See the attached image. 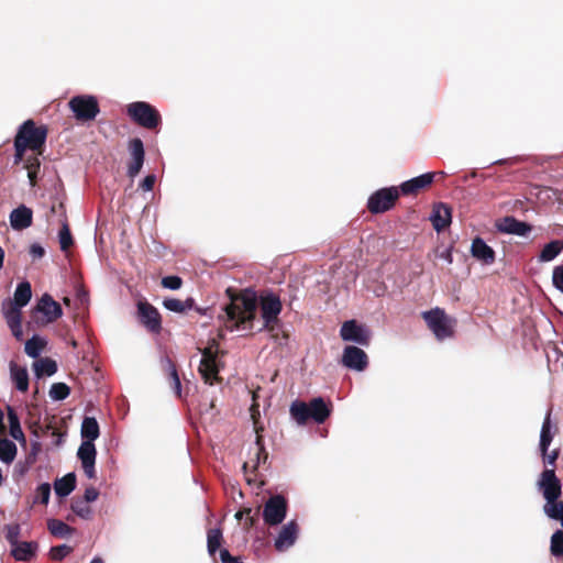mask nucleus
I'll list each match as a JSON object with an SVG mask.
<instances>
[{"label": "nucleus", "mask_w": 563, "mask_h": 563, "mask_svg": "<svg viewBox=\"0 0 563 563\" xmlns=\"http://www.w3.org/2000/svg\"><path fill=\"white\" fill-rule=\"evenodd\" d=\"M230 302L225 305L218 316L219 321L229 331H249L253 329V320L257 310V297L252 289H244L233 296L228 290Z\"/></svg>", "instance_id": "1"}, {"label": "nucleus", "mask_w": 563, "mask_h": 563, "mask_svg": "<svg viewBox=\"0 0 563 563\" xmlns=\"http://www.w3.org/2000/svg\"><path fill=\"white\" fill-rule=\"evenodd\" d=\"M32 298L31 284L26 280L18 284L13 299H4L2 301V313L11 330L12 335L16 340H22L23 330L21 323V309L25 307Z\"/></svg>", "instance_id": "2"}, {"label": "nucleus", "mask_w": 563, "mask_h": 563, "mask_svg": "<svg viewBox=\"0 0 563 563\" xmlns=\"http://www.w3.org/2000/svg\"><path fill=\"white\" fill-rule=\"evenodd\" d=\"M126 113L136 124L148 130L157 128L162 121L156 108L145 101L130 103Z\"/></svg>", "instance_id": "3"}, {"label": "nucleus", "mask_w": 563, "mask_h": 563, "mask_svg": "<svg viewBox=\"0 0 563 563\" xmlns=\"http://www.w3.org/2000/svg\"><path fill=\"white\" fill-rule=\"evenodd\" d=\"M46 137V126H36L34 121L30 119L19 126L14 140L32 151H37L45 144Z\"/></svg>", "instance_id": "4"}, {"label": "nucleus", "mask_w": 563, "mask_h": 563, "mask_svg": "<svg viewBox=\"0 0 563 563\" xmlns=\"http://www.w3.org/2000/svg\"><path fill=\"white\" fill-rule=\"evenodd\" d=\"M428 328L439 341H443L453 335V325L451 319L441 308H433L422 312Z\"/></svg>", "instance_id": "5"}, {"label": "nucleus", "mask_w": 563, "mask_h": 563, "mask_svg": "<svg viewBox=\"0 0 563 563\" xmlns=\"http://www.w3.org/2000/svg\"><path fill=\"white\" fill-rule=\"evenodd\" d=\"M78 121H92L100 112L98 100L91 95H79L73 97L68 102Z\"/></svg>", "instance_id": "6"}, {"label": "nucleus", "mask_w": 563, "mask_h": 563, "mask_svg": "<svg viewBox=\"0 0 563 563\" xmlns=\"http://www.w3.org/2000/svg\"><path fill=\"white\" fill-rule=\"evenodd\" d=\"M287 510V499L279 494L273 495L264 504L262 511L263 521L269 527H276L285 520Z\"/></svg>", "instance_id": "7"}, {"label": "nucleus", "mask_w": 563, "mask_h": 563, "mask_svg": "<svg viewBox=\"0 0 563 563\" xmlns=\"http://www.w3.org/2000/svg\"><path fill=\"white\" fill-rule=\"evenodd\" d=\"M218 343L213 339L210 344L202 350V355L199 364V373L201 374L205 383L213 385L219 379V365L217 361Z\"/></svg>", "instance_id": "8"}, {"label": "nucleus", "mask_w": 563, "mask_h": 563, "mask_svg": "<svg viewBox=\"0 0 563 563\" xmlns=\"http://www.w3.org/2000/svg\"><path fill=\"white\" fill-rule=\"evenodd\" d=\"M399 197L397 187H385L373 192L367 200V208L373 214L383 213L394 207Z\"/></svg>", "instance_id": "9"}, {"label": "nucleus", "mask_w": 563, "mask_h": 563, "mask_svg": "<svg viewBox=\"0 0 563 563\" xmlns=\"http://www.w3.org/2000/svg\"><path fill=\"white\" fill-rule=\"evenodd\" d=\"M340 336L345 342L367 346L371 341L372 332L366 325L352 319L343 322L340 329Z\"/></svg>", "instance_id": "10"}, {"label": "nucleus", "mask_w": 563, "mask_h": 563, "mask_svg": "<svg viewBox=\"0 0 563 563\" xmlns=\"http://www.w3.org/2000/svg\"><path fill=\"white\" fill-rule=\"evenodd\" d=\"M537 486L545 501L558 499L562 494V484L556 477L554 470H544L540 474Z\"/></svg>", "instance_id": "11"}, {"label": "nucleus", "mask_w": 563, "mask_h": 563, "mask_svg": "<svg viewBox=\"0 0 563 563\" xmlns=\"http://www.w3.org/2000/svg\"><path fill=\"white\" fill-rule=\"evenodd\" d=\"M137 319L140 323L152 333H159L162 319L158 310L145 300L137 301Z\"/></svg>", "instance_id": "12"}, {"label": "nucleus", "mask_w": 563, "mask_h": 563, "mask_svg": "<svg viewBox=\"0 0 563 563\" xmlns=\"http://www.w3.org/2000/svg\"><path fill=\"white\" fill-rule=\"evenodd\" d=\"M341 363L349 369L362 372L368 365V357L361 347L346 345L342 353Z\"/></svg>", "instance_id": "13"}, {"label": "nucleus", "mask_w": 563, "mask_h": 563, "mask_svg": "<svg viewBox=\"0 0 563 563\" xmlns=\"http://www.w3.org/2000/svg\"><path fill=\"white\" fill-rule=\"evenodd\" d=\"M261 310L264 327H268L277 320L282 311V301L274 292H267L261 298Z\"/></svg>", "instance_id": "14"}, {"label": "nucleus", "mask_w": 563, "mask_h": 563, "mask_svg": "<svg viewBox=\"0 0 563 563\" xmlns=\"http://www.w3.org/2000/svg\"><path fill=\"white\" fill-rule=\"evenodd\" d=\"M77 456L81 462L85 475L92 479L96 477V457L97 451L93 442L82 441L77 451Z\"/></svg>", "instance_id": "15"}, {"label": "nucleus", "mask_w": 563, "mask_h": 563, "mask_svg": "<svg viewBox=\"0 0 563 563\" xmlns=\"http://www.w3.org/2000/svg\"><path fill=\"white\" fill-rule=\"evenodd\" d=\"M129 152L131 162L128 165L126 174L133 179L139 175L144 164L145 151L142 140L139 137L132 139L129 142Z\"/></svg>", "instance_id": "16"}, {"label": "nucleus", "mask_w": 563, "mask_h": 563, "mask_svg": "<svg viewBox=\"0 0 563 563\" xmlns=\"http://www.w3.org/2000/svg\"><path fill=\"white\" fill-rule=\"evenodd\" d=\"M299 528L295 520L288 521L278 532L274 541L277 551L283 552L291 548L298 538Z\"/></svg>", "instance_id": "17"}, {"label": "nucleus", "mask_w": 563, "mask_h": 563, "mask_svg": "<svg viewBox=\"0 0 563 563\" xmlns=\"http://www.w3.org/2000/svg\"><path fill=\"white\" fill-rule=\"evenodd\" d=\"M496 229L501 233L526 236L530 233L531 225L514 217H505L496 222Z\"/></svg>", "instance_id": "18"}, {"label": "nucleus", "mask_w": 563, "mask_h": 563, "mask_svg": "<svg viewBox=\"0 0 563 563\" xmlns=\"http://www.w3.org/2000/svg\"><path fill=\"white\" fill-rule=\"evenodd\" d=\"M10 225L14 231H22L32 225L33 211L25 205L14 208L9 216Z\"/></svg>", "instance_id": "19"}, {"label": "nucleus", "mask_w": 563, "mask_h": 563, "mask_svg": "<svg viewBox=\"0 0 563 563\" xmlns=\"http://www.w3.org/2000/svg\"><path fill=\"white\" fill-rule=\"evenodd\" d=\"M36 310L45 317L47 322H54L63 314L60 305L48 294L41 297Z\"/></svg>", "instance_id": "20"}, {"label": "nucleus", "mask_w": 563, "mask_h": 563, "mask_svg": "<svg viewBox=\"0 0 563 563\" xmlns=\"http://www.w3.org/2000/svg\"><path fill=\"white\" fill-rule=\"evenodd\" d=\"M250 454V459L245 461L242 466L245 475H247L249 472H255L261 465L262 461L265 462L267 459V454L265 453V449L262 445L260 437H256L254 448L252 449V452ZM246 479L249 483H251V478L249 476H246Z\"/></svg>", "instance_id": "21"}, {"label": "nucleus", "mask_w": 563, "mask_h": 563, "mask_svg": "<svg viewBox=\"0 0 563 563\" xmlns=\"http://www.w3.org/2000/svg\"><path fill=\"white\" fill-rule=\"evenodd\" d=\"M435 173H424L409 180L404 181L399 186V192L402 195H412L418 192L420 189L428 187L433 183Z\"/></svg>", "instance_id": "22"}, {"label": "nucleus", "mask_w": 563, "mask_h": 563, "mask_svg": "<svg viewBox=\"0 0 563 563\" xmlns=\"http://www.w3.org/2000/svg\"><path fill=\"white\" fill-rule=\"evenodd\" d=\"M471 254L485 265H492L495 262V251L482 238H475L472 241Z\"/></svg>", "instance_id": "23"}, {"label": "nucleus", "mask_w": 563, "mask_h": 563, "mask_svg": "<svg viewBox=\"0 0 563 563\" xmlns=\"http://www.w3.org/2000/svg\"><path fill=\"white\" fill-rule=\"evenodd\" d=\"M10 554L20 562L31 561L38 551L36 541H19L16 545L10 547Z\"/></svg>", "instance_id": "24"}, {"label": "nucleus", "mask_w": 563, "mask_h": 563, "mask_svg": "<svg viewBox=\"0 0 563 563\" xmlns=\"http://www.w3.org/2000/svg\"><path fill=\"white\" fill-rule=\"evenodd\" d=\"M430 220L437 232H441L450 225L452 220L451 208L445 203H438L433 207Z\"/></svg>", "instance_id": "25"}, {"label": "nucleus", "mask_w": 563, "mask_h": 563, "mask_svg": "<svg viewBox=\"0 0 563 563\" xmlns=\"http://www.w3.org/2000/svg\"><path fill=\"white\" fill-rule=\"evenodd\" d=\"M309 415L317 423H323L331 415V408L322 397H316L310 400Z\"/></svg>", "instance_id": "26"}, {"label": "nucleus", "mask_w": 563, "mask_h": 563, "mask_svg": "<svg viewBox=\"0 0 563 563\" xmlns=\"http://www.w3.org/2000/svg\"><path fill=\"white\" fill-rule=\"evenodd\" d=\"M10 377L19 391L25 393L29 389V374L26 367H20L14 362H11Z\"/></svg>", "instance_id": "27"}, {"label": "nucleus", "mask_w": 563, "mask_h": 563, "mask_svg": "<svg viewBox=\"0 0 563 563\" xmlns=\"http://www.w3.org/2000/svg\"><path fill=\"white\" fill-rule=\"evenodd\" d=\"M554 432L552 431V424H551V411L549 410L545 415V418L543 420L541 431H540V442L539 448L541 451V454L543 456L547 455L549 446L553 440Z\"/></svg>", "instance_id": "28"}, {"label": "nucleus", "mask_w": 563, "mask_h": 563, "mask_svg": "<svg viewBox=\"0 0 563 563\" xmlns=\"http://www.w3.org/2000/svg\"><path fill=\"white\" fill-rule=\"evenodd\" d=\"M7 410H8V420H9V432H10V435L14 440L19 441L22 445H25L26 444V438H25V435L23 433V430L21 428L20 418H19L18 413L10 406H8Z\"/></svg>", "instance_id": "29"}, {"label": "nucleus", "mask_w": 563, "mask_h": 563, "mask_svg": "<svg viewBox=\"0 0 563 563\" xmlns=\"http://www.w3.org/2000/svg\"><path fill=\"white\" fill-rule=\"evenodd\" d=\"M76 487L75 473H68L64 477L58 478L54 483L55 494L59 497L68 496Z\"/></svg>", "instance_id": "30"}, {"label": "nucleus", "mask_w": 563, "mask_h": 563, "mask_svg": "<svg viewBox=\"0 0 563 563\" xmlns=\"http://www.w3.org/2000/svg\"><path fill=\"white\" fill-rule=\"evenodd\" d=\"M81 438L82 441L95 442L99 438L100 430L96 418L85 417L81 423Z\"/></svg>", "instance_id": "31"}, {"label": "nucleus", "mask_w": 563, "mask_h": 563, "mask_svg": "<svg viewBox=\"0 0 563 563\" xmlns=\"http://www.w3.org/2000/svg\"><path fill=\"white\" fill-rule=\"evenodd\" d=\"M289 412L291 418L297 422L299 426L306 424V422L311 419L309 415V406L305 401L295 400L291 402Z\"/></svg>", "instance_id": "32"}, {"label": "nucleus", "mask_w": 563, "mask_h": 563, "mask_svg": "<svg viewBox=\"0 0 563 563\" xmlns=\"http://www.w3.org/2000/svg\"><path fill=\"white\" fill-rule=\"evenodd\" d=\"M163 306L165 309L176 313H184L188 310H191L195 307V299L189 297L186 300H179L176 298H166L163 301Z\"/></svg>", "instance_id": "33"}, {"label": "nucleus", "mask_w": 563, "mask_h": 563, "mask_svg": "<svg viewBox=\"0 0 563 563\" xmlns=\"http://www.w3.org/2000/svg\"><path fill=\"white\" fill-rule=\"evenodd\" d=\"M34 374L37 378L53 376L57 372V364L48 357L40 358L33 364Z\"/></svg>", "instance_id": "34"}, {"label": "nucleus", "mask_w": 563, "mask_h": 563, "mask_svg": "<svg viewBox=\"0 0 563 563\" xmlns=\"http://www.w3.org/2000/svg\"><path fill=\"white\" fill-rule=\"evenodd\" d=\"M563 251V241L553 240L545 244L539 254V262H551Z\"/></svg>", "instance_id": "35"}, {"label": "nucleus", "mask_w": 563, "mask_h": 563, "mask_svg": "<svg viewBox=\"0 0 563 563\" xmlns=\"http://www.w3.org/2000/svg\"><path fill=\"white\" fill-rule=\"evenodd\" d=\"M47 529L54 537L66 538L74 533V528L68 526L62 520L49 519L47 521Z\"/></svg>", "instance_id": "36"}, {"label": "nucleus", "mask_w": 563, "mask_h": 563, "mask_svg": "<svg viewBox=\"0 0 563 563\" xmlns=\"http://www.w3.org/2000/svg\"><path fill=\"white\" fill-rule=\"evenodd\" d=\"M16 455V445L8 439L0 440V461L7 464L13 462Z\"/></svg>", "instance_id": "37"}, {"label": "nucleus", "mask_w": 563, "mask_h": 563, "mask_svg": "<svg viewBox=\"0 0 563 563\" xmlns=\"http://www.w3.org/2000/svg\"><path fill=\"white\" fill-rule=\"evenodd\" d=\"M45 344L46 342L42 338L33 335L30 340L25 342L24 351L27 356L32 358H37L42 353V350L44 349Z\"/></svg>", "instance_id": "38"}, {"label": "nucleus", "mask_w": 563, "mask_h": 563, "mask_svg": "<svg viewBox=\"0 0 563 563\" xmlns=\"http://www.w3.org/2000/svg\"><path fill=\"white\" fill-rule=\"evenodd\" d=\"M543 512L548 518L559 520L563 516V501L559 498L552 501H545Z\"/></svg>", "instance_id": "39"}, {"label": "nucleus", "mask_w": 563, "mask_h": 563, "mask_svg": "<svg viewBox=\"0 0 563 563\" xmlns=\"http://www.w3.org/2000/svg\"><path fill=\"white\" fill-rule=\"evenodd\" d=\"M222 531L219 528L210 529L207 536V548L210 555H214L220 549Z\"/></svg>", "instance_id": "40"}, {"label": "nucleus", "mask_w": 563, "mask_h": 563, "mask_svg": "<svg viewBox=\"0 0 563 563\" xmlns=\"http://www.w3.org/2000/svg\"><path fill=\"white\" fill-rule=\"evenodd\" d=\"M58 241L62 251H66L73 245V236L66 219L62 222V228L58 232Z\"/></svg>", "instance_id": "41"}, {"label": "nucleus", "mask_w": 563, "mask_h": 563, "mask_svg": "<svg viewBox=\"0 0 563 563\" xmlns=\"http://www.w3.org/2000/svg\"><path fill=\"white\" fill-rule=\"evenodd\" d=\"M71 510L82 519H90L92 516V510L88 503L82 499H74L70 505Z\"/></svg>", "instance_id": "42"}, {"label": "nucleus", "mask_w": 563, "mask_h": 563, "mask_svg": "<svg viewBox=\"0 0 563 563\" xmlns=\"http://www.w3.org/2000/svg\"><path fill=\"white\" fill-rule=\"evenodd\" d=\"M70 394V388L65 383H54L49 388V397L53 400H64Z\"/></svg>", "instance_id": "43"}, {"label": "nucleus", "mask_w": 563, "mask_h": 563, "mask_svg": "<svg viewBox=\"0 0 563 563\" xmlns=\"http://www.w3.org/2000/svg\"><path fill=\"white\" fill-rule=\"evenodd\" d=\"M551 554L555 558L563 555V531L556 530L551 537L550 544Z\"/></svg>", "instance_id": "44"}, {"label": "nucleus", "mask_w": 563, "mask_h": 563, "mask_svg": "<svg viewBox=\"0 0 563 563\" xmlns=\"http://www.w3.org/2000/svg\"><path fill=\"white\" fill-rule=\"evenodd\" d=\"M21 534V526L19 523L5 525L4 526V537L10 547L16 545L20 541Z\"/></svg>", "instance_id": "45"}, {"label": "nucleus", "mask_w": 563, "mask_h": 563, "mask_svg": "<svg viewBox=\"0 0 563 563\" xmlns=\"http://www.w3.org/2000/svg\"><path fill=\"white\" fill-rule=\"evenodd\" d=\"M25 168L27 169V178L30 180V185L32 187L36 184L37 173L40 170V161L37 157L27 158L25 163Z\"/></svg>", "instance_id": "46"}, {"label": "nucleus", "mask_w": 563, "mask_h": 563, "mask_svg": "<svg viewBox=\"0 0 563 563\" xmlns=\"http://www.w3.org/2000/svg\"><path fill=\"white\" fill-rule=\"evenodd\" d=\"M166 363H167L168 371H169V379H170L172 389L175 391V394L177 396H180L181 383H180V378L178 376L177 369L170 360H167Z\"/></svg>", "instance_id": "47"}, {"label": "nucleus", "mask_w": 563, "mask_h": 563, "mask_svg": "<svg viewBox=\"0 0 563 563\" xmlns=\"http://www.w3.org/2000/svg\"><path fill=\"white\" fill-rule=\"evenodd\" d=\"M51 497V485L48 483L41 484L35 492L34 503L47 505Z\"/></svg>", "instance_id": "48"}, {"label": "nucleus", "mask_w": 563, "mask_h": 563, "mask_svg": "<svg viewBox=\"0 0 563 563\" xmlns=\"http://www.w3.org/2000/svg\"><path fill=\"white\" fill-rule=\"evenodd\" d=\"M73 551V548L67 544H62L57 547H53L49 550V555L52 560L55 561H62L64 558H66L68 554H70Z\"/></svg>", "instance_id": "49"}, {"label": "nucleus", "mask_w": 563, "mask_h": 563, "mask_svg": "<svg viewBox=\"0 0 563 563\" xmlns=\"http://www.w3.org/2000/svg\"><path fill=\"white\" fill-rule=\"evenodd\" d=\"M41 450H42V444H41V442L38 440V437L36 435L35 439L31 440V449H30V452L26 455V463L29 465H32V464H34L36 462L37 455L41 452Z\"/></svg>", "instance_id": "50"}, {"label": "nucleus", "mask_w": 563, "mask_h": 563, "mask_svg": "<svg viewBox=\"0 0 563 563\" xmlns=\"http://www.w3.org/2000/svg\"><path fill=\"white\" fill-rule=\"evenodd\" d=\"M183 280L178 276H166L162 279L163 287L170 289V290H177L181 287Z\"/></svg>", "instance_id": "51"}, {"label": "nucleus", "mask_w": 563, "mask_h": 563, "mask_svg": "<svg viewBox=\"0 0 563 563\" xmlns=\"http://www.w3.org/2000/svg\"><path fill=\"white\" fill-rule=\"evenodd\" d=\"M552 282L554 287L563 294V265L554 267Z\"/></svg>", "instance_id": "52"}, {"label": "nucleus", "mask_w": 563, "mask_h": 563, "mask_svg": "<svg viewBox=\"0 0 563 563\" xmlns=\"http://www.w3.org/2000/svg\"><path fill=\"white\" fill-rule=\"evenodd\" d=\"M26 150H27L26 146H24L19 141L14 140V151H15V153H14V156H13V163L15 165L20 164L23 161V157H24V154H25Z\"/></svg>", "instance_id": "53"}, {"label": "nucleus", "mask_w": 563, "mask_h": 563, "mask_svg": "<svg viewBox=\"0 0 563 563\" xmlns=\"http://www.w3.org/2000/svg\"><path fill=\"white\" fill-rule=\"evenodd\" d=\"M155 181H156V176L154 174H150L144 177V179L140 184V187L144 191H151V190H153Z\"/></svg>", "instance_id": "54"}, {"label": "nucleus", "mask_w": 563, "mask_h": 563, "mask_svg": "<svg viewBox=\"0 0 563 563\" xmlns=\"http://www.w3.org/2000/svg\"><path fill=\"white\" fill-rule=\"evenodd\" d=\"M30 255L33 260H40L45 255V250L38 243H33L30 246Z\"/></svg>", "instance_id": "55"}, {"label": "nucleus", "mask_w": 563, "mask_h": 563, "mask_svg": "<svg viewBox=\"0 0 563 563\" xmlns=\"http://www.w3.org/2000/svg\"><path fill=\"white\" fill-rule=\"evenodd\" d=\"M98 497H99V492L95 487L90 486L85 489L82 500H85L86 503L89 504V503L96 501L98 499Z\"/></svg>", "instance_id": "56"}, {"label": "nucleus", "mask_w": 563, "mask_h": 563, "mask_svg": "<svg viewBox=\"0 0 563 563\" xmlns=\"http://www.w3.org/2000/svg\"><path fill=\"white\" fill-rule=\"evenodd\" d=\"M220 559L222 563H241L239 559L232 556L227 549L220 550Z\"/></svg>", "instance_id": "57"}, {"label": "nucleus", "mask_w": 563, "mask_h": 563, "mask_svg": "<svg viewBox=\"0 0 563 563\" xmlns=\"http://www.w3.org/2000/svg\"><path fill=\"white\" fill-rule=\"evenodd\" d=\"M252 512L251 508H244L235 514V518L238 520L245 519L246 516H249Z\"/></svg>", "instance_id": "58"}, {"label": "nucleus", "mask_w": 563, "mask_h": 563, "mask_svg": "<svg viewBox=\"0 0 563 563\" xmlns=\"http://www.w3.org/2000/svg\"><path fill=\"white\" fill-rule=\"evenodd\" d=\"M255 523V518L253 516H251V514L249 516L245 517V520H244V526L246 528H251L253 527Z\"/></svg>", "instance_id": "59"}, {"label": "nucleus", "mask_w": 563, "mask_h": 563, "mask_svg": "<svg viewBox=\"0 0 563 563\" xmlns=\"http://www.w3.org/2000/svg\"><path fill=\"white\" fill-rule=\"evenodd\" d=\"M556 459H558L556 451H553L551 454L547 455V462L551 465H553L555 463Z\"/></svg>", "instance_id": "60"}, {"label": "nucleus", "mask_w": 563, "mask_h": 563, "mask_svg": "<svg viewBox=\"0 0 563 563\" xmlns=\"http://www.w3.org/2000/svg\"><path fill=\"white\" fill-rule=\"evenodd\" d=\"M53 435L56 437L55 444L60 445L63 442V435L60 433H58L56 430L53 431Z\"/></svg>", "instance_id": "61"}, {"label": "nucleus", "mask_w": 563, "mask_h": 563, "mask_svg": "<svg viewBox=\"0 0 563 563\" xmlns=\"http://www.w3.org/2000/svg\"><path fill=\"white\" fill-rule=\"evenodd\" d=\"M442 258H444L446 262L449 263H452V254L450 251H446L444 252L442 255H441Z\"/></svg>", "instance_id": "62"}, {"label": "nucleus", "mask_w": 563, "mask_h": 563, "mask_svg": "<svg viewBox=\"0 0 563 563\" xmlns=\"http://www.w3.org/2000/svg\"><path fill=\"white\" fill-rule=\"evenodd\" d=\"M3 411L0 409V433L3 431Z\"/></svg>", "instance_id": "63"}, {"label": "nucleus", "mask_w": 563, "mask_h": 563, "mask_svg": "<svg viewBox=\"0 0 563 563\" xmlns=\"http://www.w3.org/2000/svg\"><path fill=\"white\" fill-rule=\"evenodd\" d=\"M90 563H104L103 560L100 556H95Z\"/></svg>", "instance_id": "64"}]
</instances>
